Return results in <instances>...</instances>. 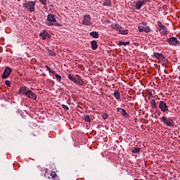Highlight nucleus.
Wrapping results in <instances>:
<instances>
[{
	"instance_id": "30",
	"label": "nucleus",
	"mask_w": 180,
	"mask_h": 180,
	"mask_svg": "<svg viewBox=\"0 0 180 180\" xmlns=\"http://www.w3.org/2000/svg\"><path fill=\"white\" fill-rule=\"evenodd\" d=\"M20 91H21V94H22V95H25V94H26V92H27V91H26V87H22Z\"/></svg>"
},
{
	"instance_id": "1",
	"label": "nucleus",
	"mask_w": 180,
	"mask_h": 180,
	"mask_svg": "<svg viewBox=\"0 0 180 180\" xmlns=\"http://www.w3.org/2000/svg\"><path fill=\"white\" fill-rule=\"evenodd\" d=\"M46 20V25H47V26H60V24L57 22L54 14H48Z\"/></svg>"
},
{
	"instance_id": "38",
	"label": "nucleus",
	"mask_w": 180,
	"mask_h": 180,
	"mask_svg": "<svg viewBox=\"0 0 180 180\" xmlns=\"http://www.w3.org/2000/svg\"><path fill=\"white\" fill-rule=\"evenodd\" d=\"M141 5H144V4H146V1H141Z\"/></svg>"
},
{
	"instance_id": "7",
	"label": "nucleus",
	"mask_w": 180,
	"mask_h": 180,
	"mask_svg": "<svg viewBox=\"0 0 180 180\" xmlns=\"http://www.w3.org/2000/svg\"><path fill=\"white\" fill-rule=\"evenodd\" d=\"M11 72H12V70L11 69V68L6 67L4 70L3 75H1V78H3V79H6V78H8L9 75H11Z\"/></svg>"
},
{
	"instance_id": "21",
	"label": "nucleus",
	"mask_w": 180,
	"mask_h": 180,
	"mask_svg": "<svg viewBox=\"0 0 180 180\" xmlns=\"http://www.w3.org/2000/svg\"><path fill=\"white\" fill-rule=\"evenodd\" d=\"M39 36H41V37H42L43 40H46V39H47V35L46 34V31H44V32H41L39 34Z\"/></svg>"
},
{
	"instance_id": "16",
	"label": "nucleus",
	"mask_w": 180,
	"mask_h": 180,
	"mask_svg": "<svg viewBox=\"0 0 180 180\" xmlns=\"http://www.w3.org/2000/svg\"><path fill=\"white\" fill-rule=\"evenodd\" d=\"M157 23L160 30H165L167 29V27H165V25H163L162 23H161L160 21H158Z\"/></svg>"
},
{
	"instance_id": "12",
	"label": "nucleus",
	"mask_w": 180,
	"mask_h": 180,
	"mask_svg": "<svg viewBox=\"0 0 180 180\" xmlns=\"http://www.w3.org/2000/svg\"><path fill=\"white\" fill-rule=\"evenodd\" d=\"M117 32H119L121 34H127L129 32L127 30H124L122 27H118V29L117 30Z\"/></svg>"
},
{
	"instance_id": "34",
	"label": "nucleus",
	"mask_w": 180,
	"mask_h": 180,
	"mask_svg": "<svg viewBox=\"0 0 180 180\" xmlns=\"http://www.w3.org/2000/svg\"><path fill=\"white\" fill-rule=\"evenodd\" d=\"M5 84L7 86H11V82L9 80H6Z\"/></svg>"
},
{
	"instance_id": "10",
	"label": "nucleus",
	"mask_w": 180,
	"mask_h": 180,
	"mask_svg": "<svg viewBox=\"0 0 180 180\" xmlns=\"http://www.w3.org/2000/svg\"><path fill=\"white\" fill-rule=\"evenodd\" d=\"M153 56L154 57H155V58H157V60H161L162 61H165V56H164V54L162 53L154 52Z\"/></svg>"
},
{
	"instance_id": "29",
	"label": "nucleus",
	"mask_w": 180,
	"mask_h": 180,
	"mask_svg": "<svg viewBox=\"0 0 180 180\" xmlns=\"http://www.w3.org/2000/svg\"><path fill=\"white\" fill-rule=\"evenodd\" d=\"M55 77L56 78V80L58 81V82H60L61 81V76L58 75V74H55Z\"/></svg>"
},
{
	"instance_id": "15",
	"label": "nucleus",
	"mask_w": 180,
	"mask_h": 180,
	"mask_svg": "<svg viewBox=\"0 0 180 180\" xmlns=\"http://www.w3.org/2000/svg\"><path fill=\"white\" fill-rule=\"evenodd\" d=\"M117 112L121 113V115H122V116H127V113L126 112V110H124V109L121 108H118L117 109Z\"/></svg>"
},
{
	"instance_id": "13",
	"label": "nucleus",
	"mask_w": 180,
	"mask_h": 180,
	"mask_svg": "<svg viewBox=\"0 0 180 180\" xmlns=\"http://www.w3.org/2000/svg\"><path fill=\"white\" fill-rule=\"evenodd\" d=\"M90 36L93 39H99V33L95 31L90 32Z\"/></svg>"
},
{
	"instance_id": "22",
	"label": "nucleus",
	"mask_w": 180,
	"mask_h": 180,
	"mask_svg": "<svg viewBox=\"0 0 180 180\" xmlns=\"http://www.w3.org/2000/svg\"><path fill=\"white\" fill-rule=\"evenodd\" d=\"M140 150H141L140 148H134L132 153L133 154H139V153H140Z\"/></svg>"
},
{
	"instance_id": "18",
	"label": "nucleus",
	"mask_w": 180,
	"mask_h": 180,
	"mask_svg": "<svg viewBox=\"0 0 180 180\" xmlns=\"http://www.w3.org/2000/svg\"><path fill=\"white\" fill-rule=\"evenodd\" d=\"M103 5V6H112V1L111 0H105Z\"/></svg>"
},
{
	"instance_id": "41",
	"label": "nucleus",
	"mask_w": 180,
	"mask_h": 180,
	"mask_svg": "<svg viewBox=\"0 0 180 180\" xmlns=\"http://www.w3.org/2000/svg\"><path fill=\"white\" fill-rule=\"evenodd\" d=\"M160 113H161V112H159L158 113V115H160Z\"/></svg>"
},
{
	"instance_id": "36",
	"label": "nucleus",
	"mask_w": 180,
	"mask_h": 180,
	"mask_svg": "<svg viewBox=\"0 0 180 180\" xmlns=\"http://www.w3.org/2000/svg\"><path fill=\"white\" fill-rule=\"evenodd\" d=\"M167 33H168V31L167 30V29L163 30V31L162 32V34H164V35L167 34Z\"/></svg>"
},
{
	"instance_id": "6",
	"label": "nucleus",
	"mask_w": 180,
	"mask_h": 180,
	"mask_svg": "<svg viewBox=\"0 0 180 180\" xmlns=\"http://www.w3.org/2000/svg\"><path fill=\"white\" fill-rule=\"evenodd\" d=\"M25 95L27 98H29L30 99H34V101H36L37 98V96L30 89L27 90Z\"/></svg>"
},
{
	"instance_id": "33",
	"label": "nucleus",
	"mask_w": 180,
	"mask_h": 180,
	"mask_svg": "<svg viewBox=\"0 0 180 180\" xmlns=\"http://www.w3.org/2000/svg\"><path fill=\"white\" fill-rule=\"evenodd\" d=\"M62 108H63V109H65V110H70V108H68V106H67V105H62Z\"/></svg>"
},
{
	"instance_id": "17",
	"label": "nucleus",
	"mask_w": 180,
	"mask_h": 180,
	"mask_svg": "<svg viewBox=\"0 0 180 180\" xmlns=\"http://www.w3.org/2000/svg\"><path fill=\"white\" fill-rule=\"evenodd\" d=\"M150 104L153 108V109H157L158 107L157 106V103H155V99L150 100Z\"/></svg>"
},
{
	"instance_id": "32",
	"label": "nucleus",
	"mask_w": 180,
	"mask_h": 180,
	"mask_svg": "<svg viewBox=\"0 0 180 180\" xmlns=\"http://www.w3.org/2000/svg\"><path fill=\"white\" fill-rule=\"evenodd\" d=\"M39 2H41V5H46L47 0H39Z\"/></svg>"
},
{
	"instance_id": "35",
	"label": "nucleus",
	"mask_w": 180,
	"mask_h": 180,
	"mask_svg": "<svg viewBox=\"0 0 180 180\" xmlns=\"http://www.w3.org/2000/svg\"><path fill=\"white\" fill-rule=\"evenodd\" d=\"M49 71V72H50L51 74H53V75H56V72L54 71V70H48Z\"/></svg>"
},
{
	"instance_id": "42",
	"label": "nucleus",
	"mask_w": 180,
	"mask_h": 180,
	"mask_svg": "<svg viewBox=\"0 0 180 180\" xmlns=\"http://www.w3.org/2000/svg\"><path fill=\"white\" fill-rule=\"evenodd\" d=\"M162 1H165V0H162Z\"/></svg>"
},
{
	"instance_id": "20",
	"label": "nucleus",
	"mask_w": 180,
	"mask_h": 180,
	"mask_svg": "<svg viewBox=\"0 0 180 180\" xmlns=\"http://www.w3.org/2000/svg\"><path fill=\"white\" fill-rule=\"evenodd\" d=\"M114 96L115 99H120V92H119V90H116L114 92Z\"/></svg>"
},
{
	"instance_id": "26",
	"label": "nucleus",
	"mask_w": 180,
	"mask_h": 180,
	"mask_svg": "<svg viewBox=\"0 0 180 180\" xmlns=\"http://www.w3.org/2000/svg\"><path fill=\"white\" fill-rule=\"evenodd\" d=\"M145 28H146V27H144V26H143V25H139V26H138V29H139V31L140 32H144Z\"/></svg>"
},
{
	"instance_id": "31",
	"label": "nucleus",
	"mask_w": 180,
	"mask_h": 180,
	"mask_svg": "<svg viewBox=\"0 0 180 180\" xmlns=\"http://www.w3.org/2000/svg\"><path fill=\"white\" fill-rule=\"evenodd\" d=\"M108 114L107 113H105V114H103L102 115V117L104 120H106V119H108Z\"/></svg>"
},
{
	"instance_id": "23",
	"label": "nucleus",
	"mask_w": 180,
	"mask_h": 180,
	"mask_svg": "<svg viewBox=\"0 0 180 180\" xmlns=\"http://www.w3.org/2000/svg\"><path fill=\"white\" fill-rule=\"evenodd\" d=\"M46 51H47L49 56H56V53H54V51H53L49 49H46Z\"/></svg>"
},
{
	"instance_id": "24",
	"label": "nucleus",
	"mask_w": 180,
	"mask_h": 180,
	"mask_svg": "<svg viewBox=\"0 0 180 180\" xmlns=\"http://www.w3.org/2000/svg\"><path fill=\"white\" fill-rule=\"evenodd\" d=\"M112 29H114L115 30H117L119 29V25L117 23H114L111 25Z\"/></svg>"
},
{
	"instance_id": "3",
	"label": "nucleus",
	"mask_w": 180,
	"mask_h": 180,
	"mask_svg": "<svg viewBox=\"0 0 180 180\" xmlns=\"http://www.w3.org/2000/svg\"><path fill=\"white\" fill-rule=\"evenodd\" d=\"M161 120H162L164 124L168 127H174V126H175V122L171 117H162Z\"/></svg>"
},
{
	"instance_id": "9",
	"label": "nucleus",
	"mask_w": 180,
	"mask_h": 180,
	"mask_svg": "<svg viewBox=\"0 0 180 180\" xmlns=\"http://www.w3.org/2000/svg\"><path fill=\"white\" fill-rule=\"evenodd\" d=\"M167 43H169L171 46H178V43H179V41L176 37H172L167 39Z\"/></svg>"
},
{
	"instance_id": "4",
	"label": "nucleus",
	"mask_w": 180,
	"mask_h": 180,
	"mask_svg": "<svg viewBox=\"0 0 180 180\" xmlns=\"http://www.w3.org/2000/svg\"><path fill=\"white\" fill-rule=\"evenodd\" d=\"M68 78L72 81L75 84H77V85H82V81H81V79L79 78V76H77L75 77V75L69 74L68 75Z\"/></svg>"
},
{
	"instance_id": "37",
	"label": "nucleus",
	"mask_w": 180,
	"mask_h": 180,
	"mask_svg": "<svg viewBox=\"0 0 180 180\" xmlns=\"http://www.w3.org/2000/svg\"><path fill=\"white\" fill-rule=\"evenodd\" d=\"M141 25H143V27H144V26H147V22H143L141 23Z\"/></svg>"
},
{
	"instance_id": "39",
	"label": "nucleus",
	"mask_w": 180,
	"mask_h": 180,
	"mask_svg": "<svg viewBox=\"0 0 180 180\" xmlns=\"http://www.w3.org/2000/svg\"><path fill=\"white\" fill-rule=\"evenodd\" d=\"M46 68L49 70H50L51 68H50V67H49V65H46Z\"/></svg>"
},
{
	"instance_id": "8",
	"label": "nucleus",
	"mask_w": 180,
	"mask_h": 180,
	"mask_svg": "<svg viewBox=\"0 0 180 180\" xmlns=\"http://www.w3.org/2000/svg\"><path fill=\"white\" fill-rule=\"evenodd\" d=\"M159 108L162 112H167L168 110V105L162 101L159 102Z\"/></svg>"
},
{
	"instance_id": "2",
	"label": "nucleus",
	"mask_w": 180,
	"mask_h": 180,
	"mask_svg": "<svg viewBox=\"0 0 180 180\" xmlns=\"http://www.w3.org/2000/svg\"><path fill=\"white\" fill-rule=\"evenodd\" d=\"M23 8H26L30 12H34V6H36V2L28 1L27 3L22 4Z\"/></svg>"
},
{
	"instance_id": "11",
	"label": "nucleus",
	"mask_w": 180,
	"mask_h": 180,
	"mask_svg": "<svg viewBox=\"0 0 180 180\" xmlns=\"http://www.w3.org/2000/svg\"><path fill=\"white\" fill-rule=\"evenodd\" d=\"M51 176V177H50ZM50 176H48L49 179H53V180H58V176L57 175V173L56 172H50Z\"/></svg>"
},
{
	"instance_id": "5",
	"label": "nucleus",
	"mask_w": 180,
	"mask_h": 180,
	"mask_svg": "<svg viewBox=\"0 0 180 180\" xmlns=\"http://www.w3.org/2000/svg\"><path fill=\"white\" fill-rule=\"evenodd\" d=\"M92 18H91V15L88 14L84 15L82 25H84L85 26H92Z\"/></svg>"
},
{
	"instance_id": "27",
	"label": "nucleus",
	"mask_w": 180,
	"mask_h": 180,
	"mask_svg": "<svg viewBox=\"0 0 180 180\" xmlns=\"http://www.w3.org/2000/svg\"><path fill=\"white\" fill-rule=\"evenodd\" d=\"M128 44H130L129 41H126V42L119 41L120 46H128Z\"/></svg>"
},
{
	"instance_id": "28",
	"label": "nucleus",
	"mask_w": 180,
	"mask_h": 180,
	"mask_svg": "<svg viewBox=\"0 0 180 180\" xmlns=\"http://www.w3.org/2000/svg\"><path fill=\"white\" fill-rule=\"evenodd\" d=\"M84 120H85V122H91V117H89V115H85Z\"/></svg>"
},
{
	"instance_id": "25",
	"label": "nucleus",
	"mask_w": 180,
	"mask_h": 180,
	"mask_svg": "<svg viewBox=\"0 0 180 180\" xmlns=\"http://www.w3.org/2000/svg\"><path fill=\"white\" fill-rule=\"evenodd\" d=\"M143 32H145V33H150L151 28L149 26H146L145 27V30Z\"/></svg>"
},
{
	"instance_id": "19",
	"label": "nucleus",
	"mask_w": 180,
	"mask_h": 180,
	"mask_svg": "<svg viewBox=\"0 0 180 180\" xmlns=\"http://www.w3.org/2000/svg\"><path fill=\"white\" fill-rule=\"evenodd\" d=\"M141 6H143V5L141 4V1H138L136 4V9H137V11H139V9H141Z\"/></svg>"
},
{
	"instance_id": "40",
	"label": "nucleus",
	"mask_w": 180,
	"mask_h": 180,
	"mask_svg": "<svg viewBox=\"0 0 180 180\" xmlns=\"http://www.w3.org/2000/svg\"><path fill=\"white\" fill-rule=\"evenodd\" d=\"M148 2H150V1H151V0H146Z\"/></svg>"
},
{
	"instance_id": "14",
	"label": "nucleus",
	"mask_w": 180,
	"mask_h": 180,
	"mask_svg": "<svg viewBox=\"0 0 180 180\" xmlns=\"http://www.w3.org/2000/svg\"><path fill=\"white\" fill-rule=\"evenodd\" d=\"M91 46L92 50H96V49H98V42L94 40L91 42Z\"/></svg>"
}]
</instances>
